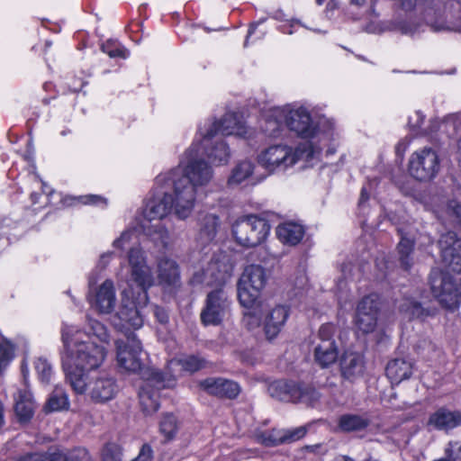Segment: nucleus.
Wrapping results in <instances>:
<instances>
[{
    "label": "nucleus",
    "instance_id": "obj_44",
    "mask_svg": "<svg viewBox=\"0 0 461 461\" xmlns=\"http://www.w3.org/2000/svg\"><path fill=\"white\" fill-rule=\"evenodd\" d=\"M102 50L111 58L121 57L122 59H126L129 56V52L126 49L119 46H113V43L111 42L103 44Z\"/></svg>",
    "mask_w": 461,
    "mask_h": 461
},
{
    "label": "nucleus",
    "instance_id": "obj_18",
    "mask_svg": "<svg viewBox=\"0 0 461 461\" xmlns=\"http://www.w3.org/2000/svg\"><path fill=\"white\" fill-rule=\"evenodd\" d=\"M230 301L227 294L217 288L208 294L206 304L201 312V320L204 325H218L229 315Z\"/></svg>",
    "mask_w": 461,
    "mask_h": 461
},
{
    "label": "nucleus",
    "instance_id": "obj_15",
    "mask_svg": "<svg viewBox=\"0 0 461 461\" xmlns=\"http://www.w3.org/2000/svg\"><path fill=\"white\" fill-rule=\"evenodd\" d=\"M158 185H172L174 194L171 205L174 214L180 220L188 218L195 206L197 191L194 187L185 185L176 177H167V180Z\"/></svg>",
    "mask_w": 461,
    "mask_h": 461
},
{
    "label": "nucleus",
    "instance_id": "obj_40",
    "mask_svg": "<svg viewBox=\"0 0 461 461\" xmlns=\"http://www.w3.org/2000/svg\"><path fill=\"white\" fill-rule=\"evenodd\" d=\"M176 428V420L172 414H166L159 424L160 432L167 439H171L175 436Z\"/></svg>",
    "mask_w": 461,
    "mask_h": 461
},
{
    "label": "nucleus",
    "instance_id": "obj_26",
    "mask_svg": "<svg viewBox=\"0 0 461 461\" xmlns=\"http://www.w3.org/2000/svg\"><path fill=\"white\" fill-rule=\"evenodd\" d=\"M461 424V412L440 408L433 412L428 425L438 430H449Z\"/></svg>",
    "mask_w": 461,
    "mask_h": 461
},
{
    "label": "nucleus",
    "instance_id": "obj_47",
    "mask_svg": "<svg viewBox=\"0 0 461 461\" xmlns=\"http://www.w3.org/2000/svg\"><path fill=\"white\" fill-rule=\"evenodd\" d=\"M67 461H92L88 451L83 447L75 448L66 454Z\"/></svg>",
    "mask_w": 461,
    "mask_h": 461
},
{
    "label": "nucleus",
    "instance_id": "obj_13",
    "mask_svg": "<svg viewBox=\"0 0 461 461\" xmlns=\"http://www.w3.org/2000/svg\"><path fill=\"white\" fill-rule=\"evenodd\" d=\"M116 363L121 371L136 373L142 366V347L134 333H125V338L115 341Z\"/></svg>",
    "mask_w": 461,
    "mask_h": 461
},
{
    "label": "nucleus",
    "instance_id": "obj_2",
    "mask_svg": "<svg viewBox=\"0 0 461 461\" xmlns=\"http://www.w3.org/2000/svg\"><path fill=\"white\" fill-rule=\"evenodd\" d=\"M131 277L129 288L122 291V301L113 325L118 329L137 330L143 324L142 309L148 304L147 290L153 286L156 279L147 264L141 248H131L128 253Z\"/></svg>",
    "mask_w": 461,
    "mask_h": 461
},
{
    "label": "nucleus",
    "instance_id": "obj_21",
    "mask_svg": "<svg viewBox=\"0 0 461 461\" xmlns=\"http://www.w3.org/2000/svg\"><path fill=\"white\" fill-rule=\"evenodd\" d=\"M202 360L194 356L171 359L167 363V373L163 374L164 380L166 381L163 386H174L176 376L181 375L184 372H195L202 368Z\"/></svg>",
    "mask_w": 461,
    "mask_h": 461
},
{
    "label": "nucleus",
    "instance_id": "obj_30",
    "mask_svg": "<svg viewBox=\"0 0 461 461\" xmlns=\"http://www.w3.org/2000/svg\"><path fill=\"white\" fill-rule=\"evenodd\" d=\"M412 374V366L403 359H394L386 366V375L393 384L408 379Z\"/></svg>",
    "mask_w": 461,
    "mask_h": 461
},
{
    "label": "nucleus",
    "instance_id": "obj_27",
    "mask_svg": "<svg viewBox=\"0 0 461 461\" xmlns=\"http://www.w3.org/2000/svg\"><path fill=\"white\" fill-rule=\"evenodd\" d=\"M158 280L164 286H176L180 281L177 263L168 257H161L158 261Z\"/></svg>",
    "mask_w": 461,
    "mask_h": 461
},
{
    "label": "nucleus",
    "instance_id": "obj_17",
    "mask_svg": "<svg viewBox=\"0 0 461 461\" xmlns=\"http://www.w3.org/2000/svg\"><path fill=\"white\" fill-rule=\"evenodd\" d=\"M438 157L435 150L424 148L414 152L409 161V172L420 181L430 180L438 170Z\"/></svg>",
    "mask_w": 461,
    "mask_h": 461
},
{
    "label": "nucleus",
    "instance_id": "obj_45",
    "mask_svg": "<svg viewBox=\"0 0 461 461\" xmlns=\"http://www.w3.org/2000/svg\"><path fill=\"white\" fill-rule=\"evenodd\" d=\"M400 310L408 313L411 317H419L422 312L420 304L411 299H407L403 303H402L400 305Z\"/></svg>",
    "mask_w": 461,
    "mask_h": 461
},
{
    "label": "nucleus",
    "instance_id": "obj_31",
    "mask_svg": "<svg viewBox=\"0 0 461 461\" xmlns=\"http://www.w3.org/2000/svg\"><path fill=\"white\" fill-rule=\"evenodd\" d=\"M295 384L286 381H275L268 386L269 394L280 401H293L294 399Z\"/></svg>",
    "mask_w": 461,
    "mask_h": 461
},
{
    "label": "nucleus",
    "instance_id": "obj_60",
    "mask_svg": "<svg viewBox=\"0 0 461 461\" xmlns=\"http://www.w3.org/2000/svg\"><path fill=\"white\" fill-rule=\"evenodd\" d=\"M457 153H458V159H459V162L461 164V139L458 140Z\"/></svg>",
    "mask_w": 461,
    "mask_h": 461
},
{
    "label": "nucleus",
    "instance_id": "obj_29",
    "mask_svg": "<svg viewBox=\"0 0 461 461\" xmlns=\"http://www.w3.org/2000/svg\"><path fill=\"white\" fill-rule=\"evenodd\" d=\"M340 371L344 378L353 380L360 376L364 371L362 355L347 351L340 359Z\"/></svg>",
    "mask_w": 461,
    "mask_h": 461
},
{
    "label": "nucleus",
    "instance_id": "obj_8",
    "mask_svg": "<svg viewBox=\"0 0 461 461\" xmlns=\"http://www.w3.org/2000/svg\"><path fill=\"white\" fill-rule=\"evenodd\" d=\"M258 306L260 317L258 316L256 309H249L244 314V325L251 330L262 325L267 339L273 340L284 329L290 316V307L284 303L267 304L264 303H259Z\"/></svg>",
    "mask_w": 461,
    "mask_h": 461
},
{
    "label": "nucleus",
    "instance_id": "obj_22",
    "mask_svg": "<svg viewBox=\"0 0 461 461\" xmlns=\"http://www.w3.org/2000/svg\"><path fill=\"white\" fill-rule=\"evenodd\" d=\"M164 375L160 372H152L150 377L140 392V402L141 409L147 415L152 414L158 411L159 403L158 393L151 392L150 387L156 386L157 389L166 388L163 386Z\"/></svg>",
    "mask_w": 461,
    "mask_h": 461
},
{
    "label": "nucleus",
    "instance_id": "obj_4",
    "mask_svg": "<svg viewBox=\"0 0 461 461\" xmlns=\"http://www.w3.org/2000/svg\"><path fill=\"white\" fill-rule=\"evenodd\" d=\"M263 116L266 122L264 131L270 136H276L283 124L303 139L312 140L318 134L317 124L303 106L271 107Z\"/></svg>",
    "mask_w": 461,
    "mask_h": 461
},
{
    "label": "nucleus",
    "instance_id": "obj_6",
    "mask_svg": "<svg viewBox=\"0 0 461 461\" xmlns=\"http://www.w3.org/2000/svg\"><path fill=\"white\" fill-rule=\"evenodd\" d=\"M320 150L311 141L295 148L286 144L272 145L258 154V163L269 174L285 172L301 160L310 161Z\"/></svg>",
    "mask_w": 461,
    "mask_h": 461
},
{
    "label": "nucleus",
    "instance_id": "obj_7",
    "mask_svg": "<svg viewBox=\"0 0 461 461\" xmlns=\"http://www.w3.org/2000/svg\"><path fill=\"white\" fill-rule=\"evenodd\" d=\"M171 202V194L158 192L146 202L140 215L136 219L140 230L145 235L163 245L167 244L169 232L159 221L168 215L171 211L173 212Z\"/></svg>",
    "mask_w": 461,
    "mask_h": 461
},
{
    "label": "nucleus",
    "instance_id": "obj_39",
    "mask_svg": "<svg viewBox=\"0 0 461 461\" xmlns=\"http://www.w3.org/2000/svg\"><path fill=\"white\" fill-rule=\"evenodd\" d=\"M413 240L407 237L402 236L401 241L398 244V252L400 255V261L404 269H409L411 266V259L410 254L412 251Z\"/></svg>",
    "mask_w": 461,
    "mask_h": 461
},
{
    "label": "nucleus",
    "instance_id": "obj_43",
    "mask_svg": "<svg viewBox=\"0 0 461 461\" xmlns=\"http://www.w3.org/2000/svg\"><path fill=\"white\" fill-rule=\"evenodd\" d=\"M306 434L305 427H298L292 429H282L283 442L291 443L301 439Z\"/></svg>",
    "mask_w": 461,
    "mask_h": 461
},
{
    "label": "nucleus",
    "instance_id": "obj_54",
    "mask_svg": "<svg viewBox=\"0 0 461 461\" xmlns=\"http://www.w3.org/2000/svg\"><path fill=\"white\" fill-rule=\"evenodd\" d=\"M152 311H153L155 317L160 323H166L167 321V318H168L167 313L166 312V311L164 309H162L158 306H153Z\"/></svg>",
    "mask_w": 461,
    "mask_h": 461
},
{
    "label": "nucleus",
    "instance_id": "obj_3",
    "mask_svg": "<svg viewBox=\"0 0 461 461\" xmlns=\"http://www.w3.org/2000/svg\"><path fill=\"white\" fill-rule=\"evenodd\" d=\"M438 246L448 270L432 269L429 276L431 292L444 307L455 309L459 303L460 294L449 271L461 274V239L455 232L448 231L441 236Z\"/></svg>",
    "mask_w": 461,
    "mask_h": 461
},
{
    "label": "nucleus",
    "instance_id": "obj_14",
    "mask_svg": "<svg viewBox=\"0 0 461 461\" xmlns=\"http://www.w3.org/2000/svg\"><path fill=\"white\" fill-rule=\"evenodd\" d=\"M80 380L85 384V388L82 391L75 392L80 394L87 393L95 402H109L115 397L118 392V385L114 378L104 373L95 375H90L89 373L86 376H81Z\"/></svg>",
    "mask_w": 461,
    "mask_h": 461
},
{
    "label": "nucleus",
    "instance_id": "obj_16",
    "mask_svg": "<svg viewBox=\"0 0 461 461\" xmlns=\"http://www.w3.org/2000/svg\"><path fill=\"white\" fill-rule=\"evenodd\" d=\"M335 333L336 327L331 323H325L320 327L312 341L314 359L322 367L333 364L338 358Z\"/></svg>",
    "mask_w": 461,
    "mask_h": 461
},
{
    "label": "nucleus",
    "instance_id": "obj_32",
    "mask_svg": "<svg viewBox=\"0 0 461 461\" xmlns=\"http://www.w3.org/2000/svg\"><path fill=\"white\" fill-rule=\"evenodd\" d=\"M254 164L248 159L240 161L232 169L229 177L230 185H238L249 178L254 172Z\"/></svg>",
    "mask_w": 461,
    "mask_h": 461
},
{
    "label": "nucleus",
    "instance_id": "obj_28",
    "mask_svg": "<svg viewBox=\"0 0 461 461\" xmlns=\"http://www.w3.org/2000/svg\"><path fill=\"white\" fill-rule=\"evenodd\" d=\"M277 239L285 245L295 246L304 236V228L295 221H285L276 229Z\"/></svg>",
    "mask_w": 461,
    "mask_h": 461
},
{
    "label": "nucleus",
    "instance_id": "obj_37",
    "mask_svg": "<svg viewBox=\"0 0 461 461\" xmlns=\"http://www.w3.org/2000/svg\"><path fill=\"white\" fill-rule=\"evenodd\" d=\"M257 441L266 447H274L283 444L282 429L258 430L255 433Z\"/></svg>",
    "mask_w": 461,
    "mask_h": 461
},
{
    "label": "nucleus",
    "instance_id": "obj_56",
    "mask_svg": "<svg viewBox=\"0 0 461 461\" xmlns=\"http://www.w3.org/2000/svg\"><path fill=\"white\" fill-rule=\"evenodd\" d=\"M19 461H44L43 454H28L20 458Z\"/></svg>",
    "mask_w": 461,
    "mask_h": 461
},
{
    "label": "nucleus",
    "instance_id": "obj_64",
    "mask_svg": "<svg viewBox=\"0 0 461 461\" xmlns=\"http://www.w3.org/2000/svg\"><path fill=\"white\" fill-rule=\"evenodd\" d=\"M433 123V126L431 127V129L429 130L430 131H434L438 129V121H435L432 122Z\"/></svg>",
    "mask_w": 461,
    "mask_h": 461
},
{
    "label": "nucleus",
    "instance_id": "obj_49",
    "mask_svg": "<svg viewBox=\"0 0 461 461\" xmlns=\"http://www.w3.org/2000/svg\"><path fill=\"white\" fill-rule=\"evenodd\" d=\"M75 201L77 200L78 202L84 203V204H98V203H104V198L97 196V195H85L80 196L77 198H66L64 203L68 205L73 204L72 203H68V201Z\"/></svg>",
    "mask_w": 461,
    "mask_h": 461
},
{
    "label": "nucleus",
    "instance_id": "obj_58",
    "mask_svg": "<svg viewBox=\"0 0 461 461\" xmlns=\"http://www.w3.org/2000/svg\"><path fill=\"white\" fill-rule=\"evenodd\" d=\"M369 195L366 192V187H364L361 191V195H360V203L366 202L367 199H368Z\"/></svg>",
    "mask_w": 461,
    "mask_h": 461
},
{
    "label": "nucleus",
    "instance_id": "obj_59",
    "mask_svg": "<svg viewBox=\"0 0 461 461\" xmlns=\"http://www.w3.org/2000/svg\"><path fill=\"white\" fill-rule=\"evenodd\" d=\"M4 412L5 409L3 404L0 402V429L4 426L5 420H4Z\"/></svg>",
    "mask_w": 461,
    "mask_h": 461
},
{
    "label": "nucleus",
    "instance_id": "obj_57",
    "mask_svg": "<svg viewBox=\"0 0 461 461\" xmlns=\"http://www.w3.org/2000/svg\"><path fill=\"white\" fill-rule=\"evenodd\" d=\"M352 271H353V266L351 264H345L342 268L341 272L343 275V277L345 279H350L352 276Z\"/></svg>",
    "mask_w": 461,
    "mask_h": 461
},
{
    "label": "nucleus",
    "instance_id": "obj_51",
    "mask_svg": "<svg viewBox=\"0 0 461 461\" xmlns=\"http://www.w3.org/2000/svg\"><path fill=\"white\" fill-rule=\"evenodd\" d=\"M425 120L424 114L420 111L414 112L409 118V123L412 128H420Z\"/></svg>",
    "mask_w": 461,
    "mask_h": 461
},
{
    "label": "nucleus",
    "instance_id": "obj_34",
    "mask_svg": "<svg viewBox=\"0 0 461 461\" xmlns=\"http://www.w3.org/2000/svg\"><path fill=\"white\" fill-rule=\"evenodd\" d=\"M368 420L363 416L356 414H346L339 418V426L343 431H353L365 429Z\"/></svg>",
    "mask_w": 461,
    "mask_h": 461
},
{
    "label": "nucleus",
    "instance_id": "obj_9",
    "mask_svg": "<svg viewBox=\"0 0 461 461\" xmlns=\"http://www.w3.org/2000/svg\"><path fill=\"white\" fill-rule=\"evenodd\" d=\"M268 281L266 268L258 264L247 266L238 282V298L248 310L257 305L261 292Z\"/></svg>",
    "mask_w": 461,
    "mask_h": 461
},
{
    "label": "nucleus",
    "instance_id": "obj_24",
    "mask_svg": "<svg viewBox=\"0 0 461 461\" xmlns=\"http://www.w3.org/2000/svg\"><path fill=\"white\" fill-rule=\"evenodd\" d=\"M200 386L210 394L227 398L236 397L240 391L237 383L224 378H207L200 383Z\"/></svg>",
    "mask_w": 461,
    "mask_h": 461
},
{
    "label": "nucleus",
    "instance_id": "obj_12",
    "mask_svg": "<svg viewBox=\"0 0 461 461\" xmlns=\"http://www.w3.org/2000/svg\"><path fill=\"white\" fill-rule=\"evenodd\" d=\"M234 263L225 253H220L212 258L205 268L195 271L192 276L193 284H203L209 286H221L231 276Z\"/></svg>",
    "mask_w": 461,
    "mask_h": 461
},
{
    "label": "nucleus",
    "instance_id": "obj_50",
    "mask_svg": "<svg viewBox=\"0 0 461 461\" xmlns=\"http://www.w3.org/2000/svg\"><path fill=\"white\" fill-rule=\"evenodd\" d=\"M447 213L461 226V203L456 201H450L447 206Z\"/></svg>",
    "mask_w": 461,
    "mask_h": 461
},
{
    "label": "nucleus",
    "instance_id": "obj_63",
    "mask_svg": "<svg viewBox=\"0 0 461 461\" xmlns=\"http://www.w3.org/2000/svg\"><path fill=\"white\" fill-rule=\"evenodd\" d=\"M345 287H346V283L344 281H342V280H339L338 282V288L339 290H343Z\"/></svg>",
    "mask_w": 461,
    "mask_h": 461
},
{
    "label": "nucleus",
    "instance_id": "obj_38",
    "mask_svg": "<svg viewBox=\"0 0 461 461\" xmlns=\"http://www.w3.org/2000/svg\"><path fill=\"white\" fill-rule=\"evenodd\" d=\"M294 391L295 393L294 402H302L312 405L320 398L319 393L311 386L296 385Z\"/></svg>",
    "mask_w": 461,
    "mask_h": 461
},
{
    "label": "nucleus",
    "instance_id": "obj_52",
    "mask_svg": "<svg viewBox=\"0 0 461 461\" xmlns=\"http://www.w3.org/2000/svg\"><path fill=\"white\" fill-rule=\"evenodd\" d=\"M152 453L153 451L150 446L145 444L142 446L139 456L134 459V461H151Z\"/></svg>",
    "mask_w": 461,
    "mask_h": 461
},
{
    "label": "nucleus",
    "instance_id": "obj_35",
    "mask_svg": "<svg viewBox=\"0 0 461 461\" xmlns=\"http://www.w3.org/2000/svg\"><path fill=\"white\" fill-rule=\"evenodd\" d=\"M137 228L139 231H141L137 224ZM138 230L136 227L134 229H129L123 231L120 238L113 241V247L120 249H128L131 251V248H140L138 242Z\"/></svg>",
    "mask_w": 461,
    "mask_h": 461
},
{
    "label": "nucleus",
    "instance_id": "obj_41",
    "mask_svg": "<svg viewBox=\"0 0 461 461\" xmlns=\"http://www.w3.org/2000/svg\"><path fill=\"white\" fill-rule=\"evenodd\" d=\"M102 461H122V448L116 443H107L102 450Z\"/></svg>",
    "mask_w": 461,
    "mask_h": 461
},
{
    "label": "nucleus",
    "instance_id": "obj_23",
    "mask_svg": "<svg viewBox=\"0 0 461 461\" xmlns=\"http://www.w3.org/2000/svg\"><path fill=\"white\" fill-rule=\"evenodd\" d=\"M203 124H215L216 132L214 136L220 135H237L246 137L248 129L241 116L235 113H227L219 121L205 122Z\"/></svg>",
    "mask_w": 461,
    "mask_h": 461
},
{
    "label": "nucleus",
    "instance_id": "obj_55",
    "mask_svg": "<svg viewBox=\"0 0 461 461\" xmlns=\"http://www.w3.org/2000/svg\"><path fill=\"white\" fill-rule=\"evenodd\" d=\"M422 2L423 0H402V5L406 11H411Z\"/></svg>",
    "mask_w": 461,
    "mask_h": 461
},
{
    "label": "nucleus",
    "instance_id": "obj_36",
    "mask_svg": "<svg viewBox=\"0 0 461 461\" xmlns=\"http://www.w3.org/2000/svg\"><path fill=\"white\" fill-rule=\"evenodd\" d=\"M69 406L68 395L62 388L56 387L46 403V410L49 411H59L67 410Z\"/></svg>",
    "mask_w": 461,
    "mask_h": 461
},
{
    "label": "nucleus",
    "instance_id": "obj_25",
    "mask_svg": "<svg viewBox=\"0 0 461 461\" xmlns=\"http://www.w3.org/2000/svg\"><path fill=\"white\" fill-rule=\"evenodd\" d=\"M35 403L26 384L14 394V411L20 422H27L33 415Z\"/></svg>",
    "mask_w": 461,
    "mask_h": 461
},
{
    "label": "nucleus",
    "instance_id": "obj_48",
    "mask_svg": "<svg viewBox=\"0 0 461 461\" xmlns=\"http://www.w3.org/2000/svg\"><path fill=\"white\" fill-rule=\"evenodd\" d=\"M445 454L452 461H461V444L457 441H450L445 449Z\"/></svg>",
    "mask_w": 461,
    "mask_h": 461
},
{
    "label": "nucleus",
    "instance_id": "obj_46",
    "mask_svg": "<svg viewBox=\"0 0 461 461\" xmlns=\"http://www.w3.org/2000/svg\"><path fill=\"white\" fill-rule=\"evenodd\" d=\"M14 357V347L8 341L0 342V368L5 366Z\"/></svg>",
    "mask_w": 461,
    "mask_h": 461
},
{
    "label": "nucleus",
    "instance_id": "obj_42",
    "mask_svg": "<svg viewBox=\"0 0 461 461\" xmlns=\"http://www.w3.org/2000/svg\"><path fill=\"white\" fill-rule=\"evenodd\" d=\"M34 366L40 379L44 383H48L52 373L51 365L46 358L38 357L34 362Z\"/></svg>",
    "mask_w": 461,
    "mask_h": 461
},
{
    "label": "nucleus",
    "instance_id": "obj_5",
    "mask_svg": "<svg viewBox=\"0 0 461 461\" xmlns=\"http://www.w3.org/2000/svg\"><path fill=\"white\" fill-rule=\"evenodd\" d=\"M168 176L176 177L181 182L194 187V190L198 191L200 188L207 186L212 180L213 170L201 158L198 142L194 141L185 151L179 165L167 173L158 175L156 178V183H162Z\"/></svg>",
    "mask_w": 461,
    "mask_h": 461
},
{
    "label": "nucleus",
    "instance_id": "obj_11",
    "mask_svg": "<svg viewBox=\"0 0 461 461\" xmlns=\"http://www.w3.org/2000/svg\"><path fill=\"white\" fill-rule=\"evenodd\" d=\"M215 124H203L198 129L194 141L198 142L201 157L204 155L214 166L225 165L230 158L228 144L221 138L214 136Z\"/></svg>",
    "mask_w": 461,
    "mask_h": 461
},
{
    "label": "nucleus",
    "instance_id": "obj_61",
    "mask_svg": "<svg viewBox=\"0 0 461 461\" xmlns=\"http://www.w3.org/2000/svg\"><path fill=\"white\" fill-rule=\"evenodd\" d=\"M253 32H254V27L251 26L249 28V30L248 36H247V39H246L245 43H244L245 46L248 45V40H249V36L253 33Z\"/></svg>",
    "mask_w": 461,
    "mask_h": 461
},
{
    "label": "nucleus",
    "instance_id": "obj_19",
    "mask_svg": "<svg viewBox=\"0 0 461 461\" xmlns=\"http://www.w3.org/2000/svg\"><path fill=\"white\" fill-rule=\"evenodd\" d=\"M88 300L91 307L98 313H111L114 310L117 302L113 282L106 279L96 285L90 283Z\"/></svg>",
    "mask_w": 461,
    "mask_h": 461
},
{
    "label": "nucleus",
    "instance_id": "obj_20",
    "mask_svg": "<svg viewBox=\"0 0 461 461\" xmlns=\"http://www.w3.org/2000/svg\"><path fill=\"white\" fill-rule=\"evenodd\" d=\"M379 311L378 297L371 294L364 297L357 306L355 324L363 333L374 332L377 327Z\"/></svg>",
    "mask_w": 461,
    "mask_h": 461
},
{
    "label": "nucleus",
    "instance_id": "obj_33",
    "mask_svg": "<svg viewBox=\"0 0 461 461\" xmlns=\"http://www.w3.org/2000/svg\"><path fill=\"white\" fill-rule=\"evenodd\" d=\"M219 219L214 214H207L202 221L200 229V238L203 243L212 241L217 232Z\"/></svg>",
    "mask_w": 461,
    "mask_h": 461
},
{
    "label": "nucleus",
    "instance_id": "obj_1",
    "mask_svg": "<svg viewBox=\"0 0 461 461\" xmlns=\"http://www.w3.org/2000/svg\"><path fill=\"white\" fill-rule=\"evenodd\" d=\"M88 327L90 331L85 332L65 323L61 330L62 366L74 391L85 388L80 377L100 367L107 355L105 345L110 341V335L106 327L92 319H88Z\"/></svg>",
    "mask_w": 461,
    "mask_h": 461
},
{
    "label": "nucleus",
    "instance_id": "obj_10",
    "mask_svg": "<svg viewBox=\"0 0 461 461\" xmlns=\"http://www.w3.org/2000/svg\"><path fill=\"white\" fill-rule=\"evenodd\" d=\"M269 232L268 221L252 214L238 219L231 228L233 239L244 248H254L262 244Z\"/></svg>",
    "mask_w": 461,
    "mask_h": 461
},
{
    "label": "nucleus",
    "instance_id": "obj_53",
    "mask_svg": "<svg viewBox=\"0 0 461 461\" xmlns=\"http://www.w3.org/2000/svg\"><path fill=\"white\" fill-rule=\"evenodd\" d=\"M44 455V461H67L66 454L60 451L48 452Z\"/></svg>",
    "mask_w": 461,
    "mask_h": 461
},
{
    "label": "nucleus",
    "instance_id": "obj_62",
    "mask_svg": "<svg viewBox=\"0 0 461 461\" xmlns=\"http://www.w3.org/2000/svg\"><path fill=\"white\" fill-rule=\"evenodd\" d=\"M366 0H351V3L356 5H362L366 3Z\"/></svg>",
    "mask_w": 461,
    "mask_h": 461
}]
</instances>
